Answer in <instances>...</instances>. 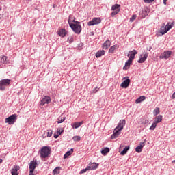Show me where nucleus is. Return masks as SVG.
Here are the masks:
<instances>
[{"label": "nucleus", "instance_id": "b1692460", "mask_svg": "<svg viewBox=\"0 0 175 175\" xmlns=\"http://www.w3.org/2000/svg\"><path fill=\"white\" fill-rule=\"evenodd\" d=\"M144 100H146V96H141L139 98H138L137 99H136L135 103H137V104L141 103V102H143Z\"/></svg>", "mask_w": 175, "mask_h": 175}, {"label": "nucleus", "instance_id": "c03bdc74", "mask_svg": "<svg viewBox=\"0 0 175 175\" xmlns=\"http://www.w3.org/2000/svg\"><path fill=\"white\" fill-rule=\"evenodd\" d=\"M98 91H99V88H96L95 89L93 90V93L96 94V92H98Z\"/></svg>", "mask_w": 175, "mask_h": 175}, {"label": "nucleus", "instance_id": "393cba45", "mask_svg": "<svg viewBox=\"0 0 175 175\" xmlns=\"http://www.w3.org/2000/svg\"><path fill=\"white\" fill-rule=\"evenodd\" d=\"M68 22L69 25L70 26V24H74L72 23H76L77 21H75V17L73 16L70 15Z\"/></svg>", "mask_w": 175, "mask_h": 175}, {"label": "nucleus", "instance_id": "0eeeda50", "mask_svg": "<svg viewBox=\"0 0 175 175\" xmlns=\"http://www.w3.org/2000/svg\"><path fill=\"white\" fill-rule=\"evenodd\" d=\"M170 55H172V51H166L160 55L159 58L160 59H167L170 58Z\"/></svg>", "mask_w": 175, "mask_h": 175}, {"label": "nucleus", "instance_id": "20e7f679", "mask_svg": "<svg viewBox=\"0 0 175 175\" xmlns=\"http://www.w3.org/2000/svg\"><path fill=\"white\" fill-rule=\"evenodd\" d=\"M10 79H2L0 81V90L1 91H5L6 90V87L10 85Z\"/></svg>", "mask_w": 175, "mask_h": 175}, {"label": "nucleus", "instance_id": "f3484780", "mask_svg": "<svg viewBox=\"0 0 175 175\" xmlns=\"http://www.w3.org/2000/svg\"><path fill=\"white\" fill-rule=\"evenodd\" d=\"M98 166H99V164H98L96 163H92L88 167L89 170H95L98 169Z\"/></svg>", "mask_w": 175, "mask_h": 175}, {"label": "nucleus", "instance_id": "4be33fe9", "mask_svg": "<svg viewBox=\"0 0 175 175\" xmlns=\"http://www.w3.org/2000/svg\"><path fill=\"white\" fill-rule=\"evenodd\" d=\"M162 122V115H159L154 118V122L157 124H159V122Z\"/></svg>", "mask_w": 175, "mask_h": 175}, {"label": "nucleus", "instance_id": "6ab92c4d", "mask_svg": "<svg viewBox=\"0 0 175 175\" xmlns=\"http://www.w3.org/2000/svg\"><path fill=\"white\" fill-rule=\"evenodd\" d=\"M84 124L83 121L79 122H74L72 124V128H74V129H77V128H80V126H81V125H83Z\"/></svg>", "mask_w": 175, "mask_h": 175}, {"label": "nucleus", "instance_id": "dca6fc26", "mask_svg": "<svg viewBox=\"0 0 175 175\" xmlns=\"http://www.w3.org/2000/svg\"><path fill=\"white\" fill-rule=\"evenodd\" d=\"M120 134H121V133L120 132V131L116 130L115 129L113 131V134L111 136V139L112 140L114 139H117V137H118V136H120Z\"/></svg>", "mask_w": 175, "mask_h": 175}, {"label": "nucleus", "instance_id": "3c124183", "mask_svg": "<svg viewBox=\"0 0 175 175\" xmlns=\"http://www.w3.org/2000/svg\"><path fill=\"white\" fill-rule=\"evenodd\" d=\"M151 49H152V47H150L149 49V51H151Z\"/></svg>", "mask_w": 175, "mask_h": 175}, {"label": "nucleus", "instance_id": "aec40b11", "mask_svg": "<svg viewBox=\"0 0 175 175\" xmlns=\"http://www.w3.org/2000/svg\"><path fill=\"white\" fill-rule=\"evenodd\" d=\"M144 147V143H140L139 146L135 148L136 152H138V153L142 152Z\"/></svg>", "mask_w": 175, "mask_h": 175}, {"label": "nucleus", "instance_id": "2f4dec72", "mask_svg": "<svg viewBox=\"0 0 175 175\" xmlns=\"http://www.w3.org/2000/svg\"><path fill=\"white\" fill-rule=\"evenodd\" d=\"M59 170H61V167H56L55 169L53 170V174L54 175L59 174V173H60Z\"/></svg>", "mask_w": 175, "mask_h": 175}, {"label": "nucleus", "instance_id": "7ed1b4c3", "mask_svg": "<svg viewBox=\"0 0 175 175\" xmlns=\"http://www.w3.org/2000/svg\"><path fill=\"white\" fill-rule=\"evenodd\" d=\"M17 121V114L11 115L10 117L5 119V124L13 125Z\"/></svg>", "mask_w": 175, "mask_h": 175}, {"label": "nucleus", "instance_id": "58836bf2", "mask_svg": "<svg viewBox=\"0 0 175 175\" xmlns=\"http://www.w3.org/2000/svg\"><path fill=\"white\" fill-rule=\"evenodd\" d=\"M136 15L134 14L132 16V17L130 18V22L131 23H133L135 21V20H136Z\"/></svg>", "mask_w": 175, "mask_h": 175}, {"label": "nucleus", "instance_id": "a18cd8bd", "mask_svg": "<svg viewBox=\"0 0 175 175\" xmlns=\"http://www.w3.org/2000/svg\"><path fill=\"white\" fill-rule=\"evenodd\" d=\"M144 13H145V14H144V16H142V17H144H144H146V16H147V11H146V10H145V11H144Z\"/></svg>", "mask_w": 175, "mask_h": 175}, {"label": "nucleus", "instance_id": "49530a36", "mask_svg": "<svg viewBox=\"0 0 175 175\" xmlns=\"http://www.w3.org/2000/svg\"><path fill=\"white\" fill-rule=\"evenodd\" d=\"M141 143H144V146H146V143H147V139H144V142Z\"/></svg>", "mask_w": 175, "mask_h": 175}, {"label": "nucleus", "instance_id": "7c9ffc66", "mask_svg": "<svg viewBox=\"0 0 175 175\" xmlns=\"http://www.w3.org/2000/svg\"><path fill=\"white\" fill-rule=\"evenodd\" d=\"M129 150V146H125L124 150L120 152V155H125V154L128 152Z\"/></svg>", "mask_w": 175, "mask_h": 175}, {"label": "nucleus", "instance_id": "473e14b6", "mask_svg": "<svg viewBox=\"0 0 175 175\" xmlns=\"http://www.w3.org/2000/svg\"><path fill=\"white\" fill-rule=\"evenodd\" d=\"M160 111H159V107H156L154 111H153V114L154 116H158L159 114Z\"/></svg>", "mask_w": 175, "mask_h": 175}, {"label": "nucleus", "instance_id": "423d86ee", "mask_svg": "<svg viewBox=\"0 0 175 175\" xmlns=\"http://www.w3.org/2000/svg\"><path fill=\"white\" fill-rule=\"evenodd\" d=\"M120 8H121V5L120 4H115L112 5L111 10H113V12L111 13V17H114V16L120 13Z\"/></svg>", "mask_w": 175, "mask_h": 175}, {"label": "nucleus", "instance_id": "412c9836", "mask_svg": "<svg viewBox=\"0 0 175 175\" xmlns=\"http://www.w3.org/2000/svg\"><path fill=\"white\" fill-rule=\"evenodd\" d=\"M133 60L129 59V60L125 63V66L123 67L124 70H127V69H129V66L132 64V62Z\"/></svg>", "mask_w": 175, "mask_h": 175}, {"label": "nucleus", "instance_id": "5701e85b", "mask_svg": "<svg viewBox=\"0 0 175 175\" xmlns=\"http://www.w3.org/2000/svg\"><path fill=\"white\" fill-rule=\"evenodd\" d=\"M63 132H64V130L57 129V133H55L53 135L55 139H58V137L59 136V135H61Z\"/></svg>", "mask_w": 175, "mask_h": 175}, {"label": "nucleus", "instance_id": "de8ad7c7", "mask_svg": "<svg viewBox=\"0 0 175 175\" xmlns=\"http://www.w3.org/2000/svg\"><path fill=\"white\" fill-rule=\"evenodd\" d=\"M124 145H120V150H121V148H124Z\"/></svg>", "mask_w": 175, "mask_h": 175}, {"label": "nucleus", "instance_id": "603ef678", "mask_svg": "<svg viewBox=\"0 0 175 175\" xmlns=\"http://www.w3.org/2000/svg\"><path fill=\"white\" fill-rule=\"evenodd\" d=\"M1 10H2V8H0V11H1Z\"/></svg>", "mask_w": 175, "mask_h": 175}, {"label": "nucleus", "instance_id": "f704fd0d", "mask_svg": "<svg viewBox=\"0 0 175 175\" xmlns=\"http://www.w3.org/2000/svg\"><path fill=\"white\" fill-rule=\"evenodd\" d=\"M165 27H166L167 31H170L172 28H173V25L170 24V23H169L167 25H166Z\"/></svg>", "mask_w": 175, "mask_h": 175}, {"label": "nucleus", "instance_id": "ddd939ff", "mask_svg": "<svg viewBox=\"0 0 175 175\" xmlns=\"http://www.w3.org/2000/svg\"><path fill=\"white\" fill-rule=\"evenodd\" d=\"M18 170H20V166L14 165V167L11 170L12 175H18Z\"/></svg>", "mask_w": 175, "mask_h": 175}, {"label": "nucleus", "instance_id": "f03ea898", "mask_svg": "<svg viewBox=\"0 0 175 175\" xmlns=\"http://www.w3.org/2000/svg\"><path fill=\"white\" fill-rule=\"evenodd\" d=\"M70 27L77 35L80 34L81 32V25H80V22H75L74 24H70Z\"/></svg>", "mask_w": 175, "mask_h": 175}, {"label": "nucleus", "instance_id": "bb28decb", "mask_svg": "<svg viewBox=\"0 0 175 175\" xmlns=\"http://www.w3.org/2000/svg\"><path fill=\"white\" fill-rule=\"evenodd\" d=\"M102 55H105L104 50L98 51L96 54V58H99V57H102Z\"/></svg>", "mask_w": 175, "mask_h": 175}, {"label": "nucleus", "instance_id": "9d476101", "mask_svg": "<svg viewBox=\"0 0 175 175\" xmlns=\"http://www.w3.org/2000/svg\"><path fill=\"white\" fill-rule=\"evenodd\" d=\"M126 121L125 120H122L119 122V123L118 124V126L115 128V129H116V131H122V129H124V126H125V124H126Z\"/></svg>", "mask_w": 175, "mask_h": 175}, {"label": "nucleus", "instance_id": "8fccbe9b", "mask_svg": "<svg viewBox=\"0 0 175 175\" xmlns=\"http://www.w3.org/2000/svg\"><path fill=\"white\" fill-rule=\"evenodd\" d=\"M3 162L2 159H0V163H1Z\"/></svg>", "mask_w": 175, "mask_h": 175}, {"label": "nucleus", "instance_id": "a878e982", "mask_svg": "<svg viewBox=\"0 0 175 175\" xmlns=\"http://www.w3.org/2000/svg\"><path fill=\"white\" fill-rule=\"evenodd\" d=\"M72 154H73V148H71L70 150L66 152V153L64 155V159H66V158L70 157V155H72Z\"/></svg>", "mask_w": 175, "mask_h": 175}, {"label": "nucleus", "instance_id": "c756f323", "mask_svg": "<svg viewBox=\"0 0 175 175\" xmlns=\"http://www.w3.org/2000/svg\"><path fill=\"white\" fill-rule=\"evenodd\" d=\"M107 152H110V149L109 148H105L101 150L102 155H107Z\"/></svg>", "mask_w": 175, "mask_h": 175}, {"label": "nucleus", "instance_id": "e433bc0d", "mask_svg": "<svg viewBox=\"0 0 175 175\" xmlns=\"http://www.w3.org/2000/svg\"><path fill=\"white\" fill-rule=\"evenodd\" d=\"M6 61H8V57L2 56L1 57V63L5 64H6Z\"/></svg>", "mask_w": 175, "mask_h": 175}, {"label": "nucleus", "instance_id": "f8f14e48", "mask_svg": "<svg viewBox=\"0 0 175 175\" xmlns=\"http://www.w3.org/2000/svg\"><path fill=\"white\" fill-rule=\"evenodd\" d=\"M129 84H131V79H127L120 84V87L122 88H128V87H129Z\"/></svg>", "mask_w": 175, "mask_h": 175}, {"label": "nucleus", "instance_id": "09e8293b", "mask_svg": "<svg viewBox=\"0 0 175 175\" xmlns=\"http://www.w3.org/2000/svg\"><path fill=\"white\" fill-rule=\"evenodd\" d=\"M166 2H167V0H163L164 5H166Z\"/></svg>", "mask_w": 175, "mask_h": 175}, {"label": "nucleus", "instance_id": "cd10ccee", "mask_svg": "<svg viewBox=\"0 0 175 175\" xmlns=\"http://www.w3.org/2000/svg\"><path fill=\"white\" fill-rule=\"evenodd\" d=\"M66 118L64 116H60L58 119H57V124H62V122H64V121H65Z\"/></svg>", "mask_w": 175, "mask_h": 175}, {"label": "nucleus", "instance_id": "c85d7f7f", "mask_svg": "<svg viewBox=\"0 0 175 175\" xmlns=\"http://www.w3.org/2000/svg\"><path fill=\"white\" fill-rule=\"evenodd\" d=\"M167 30L166 29V27L165 26H162L160 29V33H161V35H165V33H167Z\"/></svg>", "mask_w": 175, "mask_h": 175}, {"label": "nucleus", "instance_id": "1a4fd4ad", "mask_svg": "<svg viewBox=\"0 0 175 175\" xmlns=\"http://www.w3.org/2000/svg\"><path fill=\"white\" fill-rule=\"evenodd\" d=\"M51 102V98L49 96H44L41 100L40 105L41 106H44L46 104L49 105Z\"/></svg>", "mask_w": 175, "mask_h": 175}, {"label": "nucleus", "instance_id": "a211bd4d", "mask_svg": "<svg viewBox=\"0 0 175 175\" xmlns=\"http://www.w3.org/2000/svg\"><path fill=\"white\" fill-rule=\"evenodd\" d=\"M111 44V42H110V40H107V41H105V42L103 44V49L104 50H107L109 47H110Z\"/></svg>", "mask_w": 175, "mask_h": 175}, {"label": "nucleus", "instance_id": "79ce46f5", "mask_svg": "<svg viewBox=\"0 0 175 175\" xmlns=\"http://www.w3.org/2000/svg\"><path fill=\"white\" fill-rule=\"evenodd\" d=\"M72 42H73V37L68 38V43H72Z\"/></svg>", "mask_w": 175, "mask_h": 175}, {"label": "nucleus", "instance_id": "2eb2a0df", "mask_svg": "<svg viewBox=\"0 0 175 175\" xmlns=\"http://www.w3.org/2000/svg\"><path fill=\"white\" fill-rule=\"evenodd\" d=\"M59 36H61L62 38H65L66 36V34L68 33V31L65 30V29H61L57 32Z\"/></svg>", "mask_w": 175, "mask_h": 175}, {"label": "nucleus", "instance_id": "4468645a", "mask_svg": "<svg viewBox=\"0 0 175 175\" xmlns=\"http://www.w3.org/2000/svg\"><path fill=\"white\" fill-rule=\"evenodd\" d=\"M148 57V54L145 53L144 55H142L139 57V59L138 60L139 64H143L147 59Z\"/></svg>", "mask_w": 175, "mask_h": 175}, {"label": "nucleus", "instance_id": "72a5a7b5", "mask_svg": "<svg viewBox=\"0 0 175 175\" xmlns=\"http://www.w3.org/2000/svg\"><path fill=\"white\" fill-rule=\"evenodd\" d=\"M72 140L74 142H80V140H81V137H80V136H74L72 137Z\"/></svg>", "mask_w": 175, "mask_h": 175}, {"label": "nucleus", "instance_id": "864d4df0", "mask_svg": "<svg viewBox=\"0 0 175 175\" xmlns=\"http://www.w3.org/2000/svg\"><path fill=\"white\" fill-rule=\"evenodd\" d=\"M172 162H173V163H175V160H174Z\"/></svg>", "mask_w": 175, "mask_h": 175}, {"label": "nucleus", "instance_id": "6e6552de", "mask_svg": "<svg viewBox=\"0 0 175 175\" xmlns=\"http://www.w3.org/2000/svg\"><path fill=\"white\" fill-rule=\"evenodd\" d=\"M100 23H102L100 18H94L92 21L88 22V25L89 26L98 25V24H100Z\"/></svg>", "mask_w": 175, "mask_h": 175}, {"label": "nucleus", "instance_id": "37998d69", "mask_svg": "<svg viewBox=\"0 0 175 175\" xmlns=\"http://www.w3.org/2000/svg\"><path fill=\"white\" fill-rule=\"evenodd\" d=\"M145 3H151V2H154V0H144Z\"/></svg>", "mask_w": 175, "mask_h": 175}, {"label": "nucleus", "instance_id": "f257e3e1", "mask_svg": "<svg viewBox=\"0 0 175 175\" xmlns=\"http://www.w3.org/2000/svg\"><path fill=\"white\" fill-rule=\"evenodd\" d=\"M40 158H47L51 154V149L49 146H43L39 151Z\"/></svg>", "mask_w": 175, "mask_h": 175}, {"label": "nucleus", "instance_id": "c9c22d12", "mask_svg": "<svg viewBox=\"0 0 175 175\" xmlns=\"http://www.w3.org/2000/svg\"><path fill=\"white\" fill-rule=\"evenodd\" d=\"M157 123H155V122H154L153 123H152V124L151 125V126L150 127V131H154V129H155L156 128H157Z\"/></svg>", "mask_w": 175, "mask_h": 175}, {"label": "nucleus", "instance_id": "9b49d317", "mask_svg": "<svg viewBox=\"0 0 175 175\" xmlns=\"http://www.w3.org/2000/svg\"><path fill=\"white\" fill-rule=\"evenodd\" d=\"M135 54H137V51L135 49L129 51L128 54L129 59H131L132 61H133V59H135Z\"/></svg>", "mask_w": 175, "mask_h": 175}, {"label": "nucleus", "instance_id": "a19ab883", "mask_svg": "<svg viewBox=\"0 0 175 175\" xmlns=\"http://www.w3.org/2000/svg\"><path fill=\"white\" fill-rule=\"evenodd\" d=\"M87 170H90L88 167H87L85 169H83V170H81L80 173L81 174L85 173V172H87Z\"/></svg>", "mask_w": 175, "mask_h": 175}, {"label": "nucleus", "instance_id": "4c0bfd02", "mask_svg": "<svg viewBox=\"0 0 175 175\" xmlns=\"http://www.w3.org/2000/svg\"><path fill=\"white\" fill-rule=\"evenodd\" d=\"M116 45L112 46L109 49V53H114V50H116Z\"/></svg>", "mask_w": 175, "mask_h": 175}, {"label": "nucleus", "instance_id": "ea45409f", "mask_svg": "<svg viewBox=\"0 0 175 175\" xmlns=\"http://www.w3.org/2000/svg\"><path fill=\"white\" fill-rule=\"evenodd\" d=\"M51 136H53V130H49L47 132V137H51Z\"/></svg>", "mask_w": 175, "mask_h": 175}, {"label": "nucleus", "instance_id": "39448f33", "mask_svg": "<svg viewBox=\"0 0 175 175\" xmlns=\"http://www.w3.org/2000/svg\"><path fill=\"white\" fill-rule=\"evenodd\" d=\"M38 166V161L33 160L31 161L29 163V175H35L33 174V172H35V169H36V167Z\"/></svg>", "mask_w": 175, "mask_h": 175}]
</instances>
